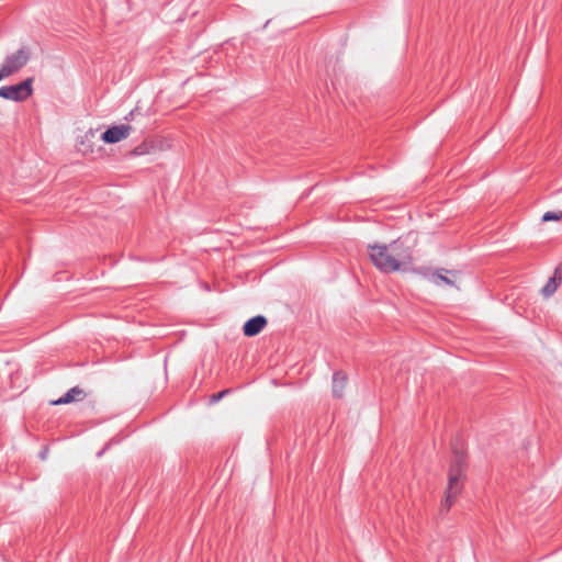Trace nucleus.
Here are the masks:
<instances>
[{
	"label": "nucleus",
	"instance_id": "obj_1",
	"mask_svg": "<svg viewBox=\"0 0 562 562\" xmlns=\"http://www.w3.org/2000/svg\"><path fill=\"white\" fill-rule=\"evenodd\" d=\"M415 239L412 235L401 236L389 245H369L372 263L382 272L413 271Z\"/></svg>",
	"mask_w": 562,
	"mask_h": 562
},
{
	"label": "nucleus",
	"instance_id": "obj_2",
	"mask_svg": "<svg viewBox=\"0 0 562 562\" xmlns=\"http://www.w3.org/2000/svg\"><path fill=\"white\" fill-rule=\"evenodd\" d=\"M451 449L452 460L449 465L445 498L440 505L441 514H446L450 510L458 496L461 494L467 479L468 460L463 441L461 439L453 440Z\"/></svg>",
	"mask_w": 562,
	"mask_h": 562
},
{
	"label": "nucleus",
	"instance_id": "obj_3",
	"mask_svg": "<svg viewBox=\"0 0 562 562\" xmlns=\"http://www.w3.org/2000/svg\"><path fill=\"white\" fill-rule=\"evenodd\" d=\"M30 60V50L25 47L20 48L15 53L8 55L4 63L0 67V81L9 76L18 72Z\"/></svg>",
	"mask_w": 562,
	"mask_h": 562
},
{
	"label": "nucleus",
	"instance_id": "obj_4",
	"mask_svg": "<svg viewBox=\"0 0 562 562\" xmlns=\"http://www.w3.org/2000/svg\"><path fill=\"white\" fill-rule=\"evenodd\" d=\"M33 78H27L13 86H3L0 88V98L15 102L25 101L33 93Z\"/></svg>",
	"mask_w": 562,
	"mask_h": 562
},
{
	"label": "nucleus",
	"instance_id": "obj_5",
	"mask_svg": "<svg viewBox=\"0 0 562 562\" xmlns=\"http://www.w3.org/2000/svg\"><path fill=\"white\" fill-rule=\"evenodd\" d=\"M413 272L422 276L423 278L427 279L428 281L432 282L435 285H440L442 283L454 286V282L449 279L445 273H448L449 271L446 269H437L432 270L428 267H418L413 270Z\"/></svg>",
	"mask_w": 562,
	"mask_h": 562
},
{
	"label": "nucleus",
	"instance_id": "obj_6",
	"mask_svg": "<svg viewBox=\"0 0 562 562\" xmlns=\"http://www.w3.org/2000/svg\"><path fill=\"white\" fill-rule=\"evenodd\" d=\"M132 130V126L127 124L113 125L102 133L101 139L105 144H115L127 138Z\"/></svg>",
	"mask_w": 562,
	"mask_h": 562
},
{
	"label": "nucleus",
	"instance_id": "obj_7",
	"mask_svg": "<svg viewBox=\"0 0 562 562\" xmlns=\"http://www.w3.org/2000/svg\"><path fill=\"white\" fill-rule=\"evenodd\" d=\"M267 325V318L262 315H257L249 318L243 327L244 335L254 337L258 335Z\"/></svg>",
	"mask_w": 562,
	"mask_h": 562
},
{
	"label": "nucleus",
	"instance_id": "obj_8",
	"mask_svg": "<svg viewBox=\"0 0 562 562\" xmlns=\"http://www.w3.org/2000/svg\"><path fill=\"white\" fill-rule=\"evenodd\" d=\"M562 282L561 268L557 267L554 273L541 289V294L544 297H550L559 288Z\"/></svg>",
	"mask_w": 562,
	"mask_h": 562
},
{
	"label": "nucleus",
	"instance_id": "obj_9",
	"mask_svg": "<svg viewBox=\"0 0 562 562\" xmlns=\"http://www.w3.org/2000/svg\"><path fill=\"white\" fill-rule=\"evenodd\" d=\"M85 397V392L79 386H74L68 390L61 397L53 401L54 405L69 404L75 401H80Z\"/></svg>",
	"mask_w": 562,
	"mask_h": 562
},
{
	"label": "nucleus",
	"instance_id": "obj_10",
	"mask_svg": "<svg viewBox=\"0 0 562 562\" xmlns=\"http://www.w3.org/2000/svg\"><path fill=\"white\" fill-rule=\"evenodd\" d=\"M347 384V375L342 371H336L333 374V394L336 397H341L344 389Z\"/></svg>",
	"mask_w": 562,
	"mask_h": 562
},
{
	"label": "nucleus",
	"instance_id": "obj_11",
	"mask_svg": "<svg viewBox=\"0 0 562 562\" xmlns=\"http://www.w3.org/2000/svg\"><path fill=\"white\" fill-rule=\"evenodd\" d=\"M231 392H232L231 389H225L221 392L212 394L209 400L210 404H216L217 402H220L224 396H226Z\"/></svg>",
	"mask_w": 562,
	"mask_h": 562
},
{
	"label": "nucleus",
	"instance_id": "obj_12",
	"mask_svg": "<svg viewBox=\"0 0 562 562\" xmlns=\"http://www.w3.org/2000/svg\"><path fill=\"white\" fill-rule=\"evenodd\" d=\"M562 217V212H546L542 215V222L559 221Z\"/></svg>",
	"mask_w": 562,
	"mask_h": 562
},
{
	"label": "nucleus",
	"instance_id": "obj_13",
	"mask_svg": "<svg viewBox=\"0 0 562 562\" xmlns=\"http://www.w3.org/2000/svg\"><path fill=\"white\" fill-rule=\"evenodd\" d=\"M146 153V145H139L134 149L135 155H143Z\"/></svg>",
	"mask_w": 562,
	"mask_h": 562
}]
</instances>
